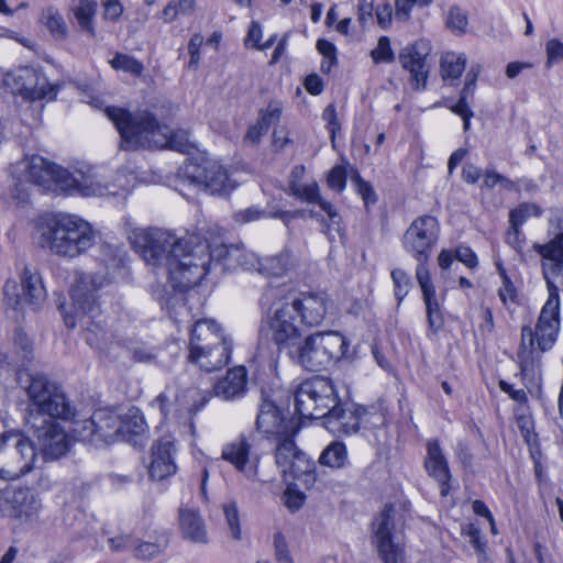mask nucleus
<instances>
[{"instance_id": "nucleus-46", "label": "nucleus", "mask_w": 563, "mask_h": 563, "mask_svg": "<svg viewBox=\"0 0 563 563\" xmlns=\"http://www.w3.org/2000/svg\"><path fill=\"white\" fill-rule=\"evenodd\" d=\"M498 272L503 278V286L499 288L498 296L504 306L510 309V305L517 301V292L501 265H498Z\"/></svg>"}, {"instance_id": "nucleus-51", "label": "nucleus", "mask_w": 563, "mask_h": 563, "mask_svg": "<svg viewBox=\"0 0 563 563\" xmlns=\"http://www.w3.org/2000/svg\"><path fill=\"white\" fill-rule=\"evenodd\" d=\"M283 498L284 505L292 512L299 510L303 506L306 500L305 494H302L299 490L292 489L291 487H287Z\"/></svg>"}, {"instance_id": "nucleus-60", "label": "nucleus", "mask_w": 563, "mask_h": 563, "mask_svg": "<svg viewBox=\"0 0 563 563\" xmlns=\"http://www.w3.org/2000/svg\"><path fill=\"white\" fill-rule=\"evenodd\" d=\"M455 257L471 269L475 268L478 264L476 254L467 246H459L455 250Z\"/></svg>"}, {"instance_id": "nucleus-23", "label": "nucleus", "mask_w": 563, "mask_h": 563, "mask_svg": "<svg viewBox=\"0 0 563 563\" xmlns=\"http://www.w3.org/2000/svg\"><path fill=\"white\" fill-rule=\"evenodd\" d=\"M221 457L235 467L246 478L256 481L258 475L260 457L251 455V444L246 438L241 437L222 448Z\"/></svg>"}, {"instance_id": "nucleus-63", "label": "nucleus", "mask_w": 563, "mask_h": 563, "mask_svg": "<svg viewBox=\"0 0 563 563\" xmlns=\"http://www.w3.org/2000/svg\"><path fill=\"white\" fill-rule=\"evenodd\" d=\"M322 119L327 122V126L331 133L332 139L334 137L336 131L340 130V123L338 121L335 107L333 104H329L323 113Z\"/></svg>"}, {"instance_id": "nucleus-30", "label": "nucleus", "mask_w": 563, "mask_h": 563, "mask_svg": "<svg viewBox=\"0 0 563 563\" xmlns=\"http://www.w3.org/2000/svg\"><path fill=\"white\" fill-rule=\"evenodd\" d=\"M323 424L334 434H353L358 430L360 418L354 412L343 409L338 401L323 418Z\"/></svg>"}, {"instance_id": "nucleus-24", "label": "nucleus", "mask_w": 563, "mask_h": 563, "mask_svg": "<svg viewBox=\"0 0 563 563\" xmlns=\"http://www.w3.org/2000/svg\"><path fill=\"white\" fill-rule=\"evenodd\" d=\"M301 322L308 327L320 325L325 319L331 302L324 292H303L289 301Z\"/></svg>"}, {"instance_id": "nucleus-52", "label": "nucleus", "mask_w": 563, "mask_h": 563, "mask_svg": "<svg viewBox=\"0 0 563 563\" xmlns=\"http://www.w3.org/2000/svg\"><path fill=\"white\" fill-rule=\"evenodd\" d=\"M202 43H203V37L199 33L194 34L190 37L189 43H188V52L190 55V59L188 63L189 68L196 69L198 67L199 60H200V47H201Z\"/></svg>"}, {"instance_id": "nucleus-33", "label": "nucleus", "mask_w": 563, "mask_h": 563, "mask_svg": "<svg viewBox=\"0 0 563 563\" xmlns=\"http://www.w3.org/2000/svg\"><path fill=\"white\" fill-rule=\"evenodd\" d=\"M179 525L186 539L196 543H206L208 541L205 525L196 511L180 508Z\"/></svg>"}, {"instance_id": "nucleus-43", "label": "nucleus", "mask_w": 563, "mask_h": 563, "mask_svg": "<svg viewBox=\"0 0 563 563\" xmlns=\"http://www.w3.org/2000/svg\"><path fill=\"white\" fill-rule=\"evenodd\" d=\"M391 278L394 282L395 297L400 303L404 298L408 295L412 283L409 275L401 268H396L391 272Z\"/></svg>"}, {"instance_id": "nucleus-59", "label": "nucleus", "mask_w": 563, "mask_h": 563, "mask_svg": "<svg viewBox=\"0 0 563 563\" xmlns=\"http://www.w3.org/2000/svg\"><path fill=\"white\" fill-rule=\"evenodd\" d=\"M268 132V129L261 124V122L257 120L254 124L250 125L246 134L244 136V141L256 145L260 143L263 135H265Z\"/></svg>"}, {"instance_id": "nucleus-25", "label": "nucleus", "mask_w": 563, "mask_h": 563, "mask_svg": "<svg viewBox=\"0 0 563 563\" xmlns=\"http://www.w3.org/2000/svg\"><path fill=\"white\" fill-rule=\"evenodd\" d=\"M416 279L422 292L429 328L433 332H437L442 328L444 323V318L442 314L441 305L437 298L435 288L432 284L428 267L417 265Z\"/></svg>"}, {"instance_id": "nucleus-7", "label": "nucleus", "mask_w": 563, "mask_h": 563, "mask_svg": "<svg viewBox=\"0 0 563 563\" xmlns=\"http://www.w3.org/2000/svg\"><path fill=\"white\" fill-rule=\"evenodd\" d=\"M29 400L25 420L29 426H38L44 419L70 421L75 408L64 390L44 374H33L24 387Z\"/></svg>"}, {"instance_id": "nucleus-3", "label": "nucleus", "mask_w": 563, "mask_h": 563, "mask_svg": "<svg viewBox=\"0 0 563 563\" xmlns=\"http://www.w3.org/2000/svg\"><path fill=\"white\" fill-rule=\"evenodd\" d=\"M38 244L51 254L75 258L88 252L96 243V233L89 222L76 214L59 213L37 223Z\"/></svg>"}, {"instance_id": "nucleus-34", "label": "nucleus", "mask_w": 563, "mask_h": 563, "mask_svg": "<svg viewBox=\"0 0 563 563\" xmlns=\"http://www.w3.org/2000/svg\"><path fill=\"white\" fill-rule=\"evenodd\" d=\"M294 265L292 255L288 251H284L278 255L262 258L257 272L271 277H282L287 275Z\"/></svg>"}, {"instance_id": "nucleus-36", "label": "nucleus", "mask_w": 563, "mask_h": 563, "mask_svg": "<svg viewBox=\"0 0 563 563\" xmlns=\"http://www.w3.org/2000/svg\"><path fill=\"white\" fill-rule=\"evenodd\" d=\"M40 22L49 32L53 38L64 41L68 36V26L58 9L47 7L42 10Z\"/></svg>"}, {"instance_id": "nucleus-53", "label": "nucleus", "mask_w": 563, "mask_h": 563, "mask_svg": "<svg viewBox=\"0 0 563 563\" xmlns=\"http://www.w3.org/2000/svg\"><path fill=\"white\" fill-rule=\"evenodd\" d=\"M446 23L451 30L463 32L467 26V16L461 9L452 8L449 11Z\"/></svg>"}, {"instance_id": "nucleus-48", "label": "nucleus", "mask_w": 563, "mask_h": 563, "mask_svg": "<svg viewBox=\"0 0 563 563\" xmlns=\"http://www.w3.org/2000/svg\"><path fill=\"white\" fill-rule=\"evenodd\" d=\"M327 181H328V186L331 189H333L338 192L343 191L346 186V169H345V167H343L341 165L334 166L330 170Z\"/></svg>"}, {"instance_id": "nucleus-57", "label": "nucleus", "mask_w": 563, "mask_h": 563, "mask_svg": "<svg viewBox=\"0 0 563 563\" xmlns=\"http://www.w3.org/2000/svg\"><path fill=\"white\" fill-rule=\"evenodd\" d=\"M517 426L521 431L525 441L528 444L536 442V433L533 432V422L528 416H519L517 418Z\"/></svg>"}, {"instance_id": "nucleus-41", "label": "nucleus", "mask_w": 563, "mask_h": 563, "mask_svg": "<svg viewBox=\"0 0 563 563\" xmlns=\"http://www.w3.org/2000/svg\"><path fill=\"white\" fill-rule=\"evenodd\" d=\"M71 420V433L74 439L98 446L93 413L88 419L74 420L73 418Z\"/></svg>"}, {"instance_id": "nucleus-50", "label": "nucleus", "mask_w": 563, "mask_h": 563, "mask_svg": "<svg viewBox=\"0 0 563 563\" xmlns=\"http://www.w3.org/2000/svg\"><path fill=\"white\" fill-rule=\"evenodd\" d=\"M275 559L280 563H292L286 538L277 532L274 536Z\"/></svg>"}, {"instance_id": "nucleus-61", "label": "nucleus", "mask_w": 563, "mask_h": 563, "mask_svg": "<svg viewBox=\"0 0 563 563\" xmlns=\"http://www.w3.org/2000/svg\"><path fill=\"white\" fill-rule=\"evenodd\" d=\"M376 19L377 23L382 29H387L391 24L393 21V8L389 2H386L376 8Z\"/></svg>"}, {"instance_id": "nucleus-38", "label": "nucleus", "mask_w": 563, "mask_h": 563, "mask_svg": "<svg viewBox=\"0 0 563 563\" xmlns=\"http://www.w3.org/2000/svg\"><path fill=\"white\" fill-rule=\"evenodd\" d=\"M466 56L453 52L445 53L441 58V74L444 80L457 79L465 69Z\"/></svg>"}, {"instance_id": "nucleus-22", "label": "nucleus", "mask_w": 563, "mask_h": 563, "mask_svg": "<svg viewBox=\"0 0 563 563\" xmlns=\"http://www.w3.org/2000/svg\"><path fill=\"white\" fill-rule=\"evenodd\" d=\"M394 512L393 505H386L373 523L374 543L384 563H398L402 556L401 548L393 541Z\"/></svg>"}, {"instance_id": "nucleus-29", "label": "nucleus", "mask_w": 563, "mask_h": 563, "mask_svg": "<svg viewBox=\"0 0 563 563\" xmlns=\"http://www.w3.org/2000/svg\"><path fill=\"white\" fill-rule=\"evenodd\" d=\"M246 376L244 366L230 368L227 375L214 385V395L223 400L242 397L246 391Z\"/></svg>"}, {"instance_id": "nucleus-4", "label": "nucleus", "mask_w": 563, "mask_h": 563, "mask_svg": "<svg viewBox=\"0 0 563 563\" xmlns=\"http://www.w3.org/2000/svg\"><path fill=\"white\" fill-rule=\"evenodd\" d=\"M22 165L25 170V180L46 190L58 189L81 196H103L108 192L90 166H82L74 173H69L41 156H33L31 159L24 161Z\"/></svg>"}, {"instance_id": "nucleus-42", "label": "nucleus", "mask_w": 563, "mask_h": 563, "mask_svg": "<svg viewBox=\"0 0 563 563\" xmlns=\"http://www.w3.org/2000/svg\"><path fill=\"white\" fill-rule=\"evenodd\" d=\"M110 64L114 69L131 73L135 76H140L144 69V66L140 60L125 54H117Z\"/></svg>"}, {"instance_id": "nucleus-62", "label": "nucleus", "mask_w": 563, "mask_h": 563, "mask_svg": "<svg viewBox=\"0 0 563 563\" xmlns=\"http://www.w3.org/2000/svg\"><path fill=\"white\" fill-rule=\"evenodd\" d=\"M161 549L158 544L152 542H143L134 548L136 558L150 560L159 553Z\"/></svg>"}, {"instance_id": "nucleus-40", "label": "nucleus", "mask_w": 563, "mask_h": 563, "mask_svg": "<svg viewBox=\"0 0 563 563\" xmlns=\"http://www.w3.org/2000/svg\"><path fill=\"white\" fill-rule=\"evenodd\" d=\"M541 216V209L534 203H521L516 209L510 211L509 222L512 234L519 233V227L522 225L530 217Z\"/></svg>"}, {"instance_id": "nucleus-28", "label": "nucleus", "mask_w": 563, "mask_h": 563, "mask_svg": "<svg viewBox=\"0 0 563 563\" xmlns=\"http://www.w3.org/2000/svg\"><path fill=\"white\" fill-rule=\"evenodd\" d=\"M34 345L22 329H16L12 338V354L9 357L0 352V364L11 369H24L34 360Z\"/></svg>"}, {"instance_id": "nucleus-55", "label": "nucleus", "mask_w": 563, "mask_h": 563, "mask_svg": "<svg viewBox=\"0 0 563 563\" xmlns=\"http://www.w3.org/2000/svg\"><path fill=\"white\" fill-rule=\"evenodd\" d=\"M374 0H358L357 20L362 26L373 21Z\"/></svg>"}, {"instance_id": "nucleus-39", "label": "nucleus", "mask_w": 563, "mask_h": 563, "mask_svg": "<svg viewBox=\"0 0 563 563\" xmlns=\"http://www.w3.org/2000/svg\"><path fill=\"white\" fill-rule=\"evenodd\" d=\"M120 435L122 438L134 435L141 437L146 430V423L139 409L131 408L124 417L120 418Z\"/></svg>"}, {"instance_id": "nucleus-16", "label": "nucleus", "mask_w": 563, "mask_h": 563, "mask_svg": "<svg viewBox=\"0 0 563 563\" xmlns=\"http://www.w3.org/2000/svg\"><path fill=\"white\" fill-rule=\"evenodd\" d=\"M439 238V223L432 216L417 218L402 236L404 249L418 262L417 265L427 267L432 247Z\"/></svg>"}, {"instance_id": "nucleus-10", "label": "nucleus", "mask_w": 563, "mask_h": 563, "mask_svg": "<svg viewBox=\"0 0 563 563\" xmlns=\"http://www.w3.org/2000/svg\"><path fill=\"white\" fill-rule=\"evenodd\" d=\"M35 460V448L24 434L15 430L0 434V478H21L33 470Z\"/></svg>"}, {"instance_id": "nucleus-58", "label": "nucleus", "mask_w": 563, "mask_h": 563, "mask_svg": "<svg viewBox=\"0 0 563 563\" xmlns=\"http://www.w3.org/2000/svg\"><path fill=\"white\" fill-rule=\"evenodd\" d=\"M132 360L140 363H148L154 360V353L144 344L128 347Z\"/></svg>"}, {"instance_id": "nucleus-31", "label": "nucleus", "mask_w": 563, "mask_h": 563, "mask_svg": "<svg viewBox=\"0 0 563 563\" xmlns=\"http://www.w3.org/2000/svg\"><path fill=\"white\" fill-rule=\"evenodd\" d=\"M120 416L109 409H98L93 412L97 444H107L120 435Z\"/></svg>"}, {"instance_id": "nucleus-26", "label": "nucleus", "mask_w": 563, "mask_h": 563, "mask_svg": "<svg viewBox=\"0 0 563 563\" xmlns=\"http://www.w3.org/2000/svg\"><path fill=\"white\" fill-rule=\"evenodd\" d=\"M174 444L168 439H161L151 448L148 474L153 479L163 481L176 473Z\"/></svg>"}, {"instance_id": "nucleus-44", "label": "nucleus", "mask_w": 563, "mask_h": 563, "mask_svg": "<svg viewBox=\"0 0 563 563\" xmlns=\"http://www.w3.org/2000/svg\"><path fill=\"white\" fill-rule=\"evenodd\" d=\"M284 104L279 100H272L267 107L260 111L258 121L268 130L271 125L279 122L283 113Z\"/></svg>"}, {"instance_id": "nucleus-13", "label": "nucleus", "mask_w": 563, "mask_h": 563, "mask_svg": "<svg viewBox=\"0 0 563 563\" xmlns=\"http://www.w3.org/2000/svg\"><path fill=\"white\" fill-rule=\"evenodd\" d=\"M4 305L7 308L20 312L25 308L37 311L46 300V290L38 272L24 267L20 283L13 279L3 286Z\"/></svg>"}, {"instance_id": "nucleus-6", "label": "nucleus", "mask_w": 563, "mask_h": 563, "mask_svg": "<svg viewBox=\"0 0 563 563\" xmlns=\"http://www.w3.org/2000/svg\"><path fill=\"white\" fill-rule=\"evenodd\" d=\"M548 300L541 309L534 329L525 325L521 329V342L518 358L522 372L529 371L539 361L541 353L550 351L555 344L560 331V289L554 282L547 284Z\"/></svg>"}, {"instance_id": "nucleus-2", "label": "nucleus", "mask_w": 563, "mask_h": 563, "mask_svg": "<svg viewBox=\"0 0 563 563\" xmlns=\"http://www.w3.org/2000/svg\"><path fill=\"white\" fill-rule=\"evenodd\" d=\"M104 112L121 136V148L156 150L172 148L187 152L190 148L188 132L172 131L158 122L147 110L129 111L120 107H107Z\"/></svg>"}, {"instance_id": "nucleus-21", "label": "nucleus", "mask_w": 563, "mask_h": 563, "mask_svg": "<svg viewBox=\"0 0 563 563\" xmlns=\"http://www.w3.org/2000/svg\"><path fill=\"white\" fill-rule=\"evenodd\" d=\"M42 507L41 499L29 488L7 487L0 493V511L4 516L29 519Z\"/></svg>"}, {"instance_id": "nucleus-35", "label": "nucleus", "mask_w": 563, "mask_h": 563, "mask_svg": "<svg viewBox=\"0 0 563 563\" xmlns=\"http://www.w3.org/2000/svg\"><path fill=\"white\" fill-rule=\"evenodd\" d=\"M97 8L98 3L95 0H75L71 5V12L80 30L88 33L91 37L96 36L93 19L97 13Z\"/></svg>"}, {"instance_id": "nucleus-37", "label": "nucleus", "mask_w": 563, "mask_h": 563, "mask_svg": "<svg viewBox=\"0 0 563 563\" xmlns=\"http://www.w3.org/2000/svg\"><path fill=\"white\" fill-rule=\"evenodd\" d=\"M319 463L332 468H342L347 463V450L342 442L330 443L321 453Z\"/></svg>"}, {"instance_id": "nucleus-12", "label": "nucleus", "mask_w": 563, "mask_h": 563, "mask_svg": "<svg viewBox=\"0 0 563 563\" xmlns=\"http://www.w3.org/2000/svg\"><path fill=\"white\" fill-rule=\"evenodd\" d=\"M296 312L288 301L275 303L262 319L261 335L272 341L279 351L286 350L290 357V350L300 344L302 336L300 328L296 324Z\"/></svg>"}, {"instance_id": "nucleus-56", "label": "nucleus", "mask_w": 563, "mask_h": 563, "mask_svg": "<svg viewBox=\"0 0 563 563\" xmlns=\"http://www.w3.org/2000/svg\"><path fill=\"white\" fill-rule=\"evenodd\" d=\"M103 16L106 20L117 21L123 13V5L120 0H102Z\"/></svg>"}, {"instance_id": "nucleus-14", "label": "nucleus", "mask_w": 563, "mask_h": 563, "mask_svg": "<svg viewBox=\"0 0 563 563\" xmlns=\"http://www.w3.org/2000/svg\"><path fill=\"white\" fill-rule=\"evenodd\" d=\"M275 462L285 481L296 479L306 488L313 486L317 481L316 463L296 446L291 438L277 443Z\"/></svg>"}, {"instance_id": "nucleus-49", "label": "nucleus", "mask_w": 563, "mask_h": 563, "mask_svg": "<svg viewBox=\"0 0 563 563\" xmlns=\"http://www.w3.org/2000/svg\"><path fill=\"white\" fill-rule=\"evenodd\" d=\"M352 181L355 184L356 191L362 197L365 205L376 202L377 197L369 183L365 181L357 173L352 177Z\"/></svg>"}, {"instance_id": "nucleus-5", "label": "nucleus", "mask_w": 563, "mask_h": 563, "mask_svg": "<svg viewBox=\"0 0 563 563\" xmlns=\"http://www.w3.org/2000/svg\"><path fill=\"white\" fill-rule=\"evenodd\" d=\"M101 286V279L97 275L78 273L69 291V308L60 305L65 324L70 329L77 324L84 328L87 331L86 342L99 351L107 349L106 333L95 322L101 312L95 294Z\"/></svg>"}, {"instance_id": "nucleus-64", "label": "nucleus", "mask_w": 563, "mask_h": 563, "mask_svg": "<svg viewBox=\"0 0 563 563\" xmlns=\"http://www.w3.org/2000/svg\"><path fill=\"white\" fill-rule=\"evenodd\" d=\"M109 547L112 551H125L134 547V540L129 534H122L109 539Z\"/></svg>"}, {"instance_id": "nucleus-8", "label": "nucleus", "mask_w": 563, "mask_h": 563, "mask_svg": "<svg viewBox=\"0 0 563 563\" xmlns=\"http://www.w3.org/2000/svg\"><path fill=\"white\" fill-rule=\"evenodd\" d=\"M232 352V340L211 319L197 320L190 331L188 361L206 372L224 367Z\"/></svg>"}, {"instance_id": "nucleus-17", "label": "nucleus", "mask_w": 563, "mask_h": 563, "mask_svg": "<svg viewBox=\"0 0 563 563\" xmlns=\"http://www.w3.org/2000/svg\"><path fill=\"white\" fill-rule=\"evenodd\" d=\"M57 419H44L38 426H30L43 457L46 461L57 460L64 456L70 449L71 438Z\"/></svg>"}, {"instance_id": "nucleus-47", "label": "nucleus", "mask_w": 563, "mask_h": 563, "mask_svg": "<svg viewBox=\"0 0 563 563\" xmlns=\"http://www.w3.org/2000/svg\"><path fill=\"white\" fill-rule=\"evenodd\" d=\"M223 511L225 515L228 526L231 530L232 538H234L235 540H240L241 539V528H240V519H239L236 504L230 503L228 505H224Z\"/></svg>"}, {"instance_id": "nucleus-11", "label": "nucleus", "mask_w": 563, "mask_h": 563, "mask_svg": "<svg viewBox=\"0 0 563 563\" xmlns=\"http://www.w3.org/2000/svg\"><path fill=\"white\" fill-rule=\"evenodd\" d=\"M338 400L332 382L322 376L306 379L295 391L296 412L307 419H323Z\"/></svg>"}, {"instance_id": "nucleus-27", "label": "nucleus", "mask_w": 563, "mask_h": 563, "mask_svg": "<svg viewBox=\"0 0 563 563\" xmlns=\"http://www.w3.org/2000/svg\"><path fill=\"white\" fill-rule=\"evenodd\" d=\"M424 467L428 474L440 485V494L445 497L450 492L451 472L448 460L437 440L427 442Z\"/></svg>"}, {"instance_id": "nucleus-1", "label": "nucleus", "mask_w": 563, "mask_h": 563, "mask_svg": "<svg viewBox=\"0 0 563 563\" xmlns=\"http://www.w3.org/2000/svg\"><path fill=\"white\" fill-rule=\"evenodd\" d=\"M129 239L146 264L156 271H164L172 287L179 291L197 286L207 275L212 261L221 263L227 269L241 267L244 271H257L262 262L243 245H210L197 236L179 238L161 228L134 229Z\"/></svg>"}, {"instance_id": "nucleus-45", "label": "nucleus", "mask_w": 563, "mask_h": 563, "mask_svg": "<svg viewBox=\"0 0 563 563\" xmlns=\"http://www.w3.org/2000/svg\"><path fill=\"white\" fill-rule=\"evenodd\" d=\"M371 57L375 64L393 63L395 60V54L387 36L378 38L377 46L371 52Z\"/></svg>"}, {"instance_id": "nucleus-32", "label": "nucleus", "mask_w": 563, "mask_h": 563, "mask_svg": "<svg viewBox=\"0 0 563 563\" xmlns=\"http://www.w3.org/2000/svg\"><path fill=\"white\" fill-rule=\"evenodd\" d=\"M290 194L296 198L306 201L308 203L319 205L321 209L329 216L332 223L338 225L339 231V214L335 208L328 201H324L319 192V186L316 181L308 184L301 183L300 185H292Z\"/></svg>"}, {"instance_id": "nucleus-54", "label": "nucleus", "mask_w": 563, "mask_h": 563, "mask_svg": "<svg viewBox=\"0 0 563 563\" xmlns=\"http://www.w3.org/2000/svg\"><path fill=\"white\" fill-rule=\"evenodd\" d=\"M262 27L258 22L252 21L247 31V35L244 40V44L247 48H255L258 51V46L262 45Z\"/></svg>"}, {"instance_id": "nucleus-20", "label": "nucleus", "mask_w": 563, "mask_h": 563, "mask_svg": "<svg viewBox=\"0 0 563 563\" xmlns=\"http://www.w3.org/2000/svg\"><path fill=\"white\" fill-rule=\"evenodd\" d=\"M430 52V43L426 40H419L406 46L399 53V62L402 68L410 74V82L417 90L426 88L429 75L427 57Z\"/></svg>"}, {"instance_id": "nucleus-18", "label": "nucleus", "mask_w": 563, "mask_h": 563, "mask_svg": "<svg viewBox=\"0 0 563 563\" xmlns=\"http://www.w3.org/2000/svg\"><path fill=\"white\" fill-rule=\"evenodd\" d=\"M256 426L264 434L282 440L290 439L297 432L296 421L286 417L284 411L264 393L262 394Z\"/></svg>"}, {"instance_id": "nucleus-19", "label": "nucleus", "mask_w": 563, "mask_h": 563, "mask_svg": "<svg viewBox=\"0 0 563 563\" xmlns=\"http://www.w3.org/2000/svg\"><path fill=\"white\" fill-rule=\"evenodd\" d=\"M3 85L11 93L31 101L45 98L48 86L45 76L31 67H20L7 73Z\"/></svg>"}, {"instance_id": "nucleus-15", "label": "nucleus", "mask_w": 563, "mask_h": 563, "mask_svg": "<svg viewBox=\"0 0 563 563\" xmlns=\"http://www.w3.org/2000/svg\"><path fill=\"white\" fill-rule=\"evenodd\" d=\"M179 178L184 184L208 190L212 195L228 194L235 188L227 170L217 162L207 161L203 164L189 162L180 169Z\"/></svg>"}, {"instance_id": "nucleus-9", "label": "nucleus", "mask_w": 563, "mask_h": 563, "mask_svg": "<svg viewBox=\"0 0 563 563\" xmlns=\"http://www.w3.org/2000/svg\"><path fill=\"white\" fill-rule=\"evenodd\" d=\"M349 345L347 339L339 331H318L290 350V360L307 371L317 372L341 361Z\"/></svg>"}]
</instances>
